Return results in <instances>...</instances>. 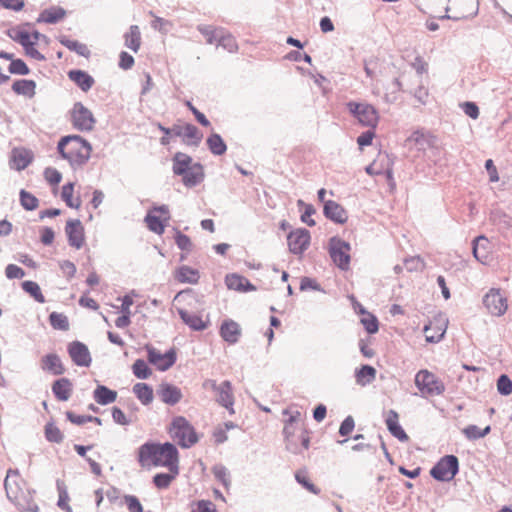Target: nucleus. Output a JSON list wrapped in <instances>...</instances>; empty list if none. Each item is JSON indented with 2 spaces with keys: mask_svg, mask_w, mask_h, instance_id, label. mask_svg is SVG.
<instances>
[{
  "mask_svg": "<svg viewBox=\"0 0 512 512\" xmlns=\"http://www.w3.org/2000/svg\"><path fill=\"white\" fill-rule=\"evenodd\" d=\"M138 459L141 465L167 467L170 472L179 473V453L176 446L170 442L164 444L145 443L140 446Z\"/></svg>",
  "mask_w": 512,
  "mask_h": 512,
  "instance_id": "1",
  "label": "nucleus"
},
{
  "mask_svg": "<svg viewBox=\"0 0 512 512\" xmlns=\"http://www.w3.org/2000/svg\"><path fill=\"white\" fill-rule=\"evenodd\" d=\"M4 487L8 499L22 511L38 512V506L33 500V493L27 487L17 470H8L4 480Z\"/></svg>",
  "mask_w": 512,
  "mask_h": 512,
  "instance_id": "2",
  "label": "nucleus"
},
{
  "mask_svg": "<svg viewBox=\"0 0 512 512\" xmlns=\"http://www.w3.org/2000/svg\"><path fill=\"white\" fill-rule=\"evenodd\" d=\"M57 150L73 169H77L90 159L92 146L79 135H68L60 139Z\"/></svg>",
  "mask_w": 512,
  "mask_h": 512,
  "instance_id": "3",
  "label": "nucleus"
},
{
  "mask_svg": "<svg viewBox=\"0 0 512 512\" xmlns=\"http://www.w3.org/2000/svg\"><path fill=\"white\" fill-rule=\"evenodd\" d=\"M171 438L182 448H190L198 442V436L190 422L182 416L175 417L169 427Z\"/></svg>",
  "mask_w": 512,
  "mask_h": 512,
  "instance_id": "4",
  "label": "nucleus"
},
{
  "mask_svg": "<svg viewBox=\"0 0 512 512\" xmlns=\"http://www.w3.org/2000/svg\"><path fill=\"white\" fill-rule=\"evenodd\" d=\"M349 113L364 127L374 129L379 122L376 108L369 103L350 101L346 104Z\"/></svg>",
  "mask_w": 512,
  "mask_h": 512,
  "instance_id": "5",
  "label": "nucleus"
},
{
  "mask_svg": "<svg viewBox=\"0 0 512 512\" xmlns=\"http://www.w3.org/2000/svg\"><path fill=\"white\" fill-rule=\"evenodd\" d=\"M415 385L424 397L441 395L445 391L444 383L428 370L416 374Z\"/></svg>",
  "mask_w": 512,
  "mask_h": 512,
  "instance_id": "6",
  "label": "nucleus"
},
{
  "mask_svg": "<svg viewBox=\"0 0 512 512\" xmlns=\"http://www.w3.org/2000/svg\"><path fill=\"white\" fill-rule=\"evenodd\" d=\"M459 472V461L454 455L442 457L430 470V475L437 481H451Z\"/></svg>",
  "mask_w": 512,
  "mask_h": 512,
  "instance_id": "7",
  "label": "nucleus"
},
{
  "mask_svg": "<svg viewBox=\"0 0 512 512\" xmlns=\"http://www.w3.org/2000/svg\"><path fill=\"white\" fill-rule=\"evenodd\" d=\"M351 246L348 242L332 237L329 241V254L332 261L341 269L347 270L350 265Z\"/></svg>",
  "mask_w": 512,
  "mask_h": 512,
  "instance_id": "8",
  "label": "nucleus"
},
{
  "mask_svg": "<svg viewBox=\"0 0 512 512\" xmlns=\"http://www.w3.org/2000/svg\"><path fill=\"white\" fill-rule=\"evenodd\" d=\"M483 305L493 316H502L508 308L507 298L498 288H491L483 296Z\"/></svg>",
  "mask_w": 512,
  "mask_h": 512,
  "instance_id": "9",
  "label": "nucleus"
},
{
  "mask_svg": "<svg viewBox=\"0 0 512 512\" xmlns=\"http://www.w3.org/2000/svg\"><path fill=\"white\" fill-rule=\"evenodd\" d=\"M73 126L79 131H91L96 123L93 113L81 102H76L71 110Z\"/></svg>",
  "mask_w": 512,
  "mask_h": 512,
  "instance_id": "10",
  "label": "nucleus"
},
{
  "mask_svg": "<svg viewBox=\"0 0 512 512\" xmlns=\"http://www.w3.org/2000/svg\"><path fill=\"white\" fill-rule=\"evenodd\" d=\"M148 361L160 371H166L176 362V352L173 349L161 353L152 346H147Z\"/></svg>",
  "mask_w": 512,
  "mask_h": 512,
  "instance_id": "11",
  "label": "nucleus"
},
{
  "mask_svg": "<svg viewBox=\"0 0 512 512\" xmlns=\"http://www.w3.org/2000/svg\"><path fill=\"white\" fill-rule=\"evenodd\" d=\"M310 232L301 228L291 231L287 236L289 251L295 255H302L310 244Z\"/></svg>",
  "mask_w": 512,
  "mask_h": 512,
  "instance_id": "12",
  "label": "nucleus"
},
{
  "mask_svg": "<svg viewBox=\"0 0 512 512\" xmlns=\"http://www.w3.org/2000/svg\"><path fill=\"white\" fill-rule=\"evenodd\" d=\"M68 354L77 366L89 367L91 365L92 358L89 349L80 341H73L68 345Z\"/></svg>",
  "mask_w": 512,
  "mask_h": 512,
  "instance_id": "13",
  "label": "nucleus"
},
{
  "mask_svg": "<svg viewBox=\"0 0 512 512\" xmlns=\"http://www.w3.org/2000/svg\"><path fill=\"white\" fill-rule=\"evenodd\" d=\"M172 135L182 137L187 145L198 146L202 139V133L192 124L173 125Z\"/></svg>",
  "mask_w": 512,
  "mask_h": 512,
  "instance_id": "14",
  "label": "nucleus"
},
{
  "mask_svg": "<svg viewBox=\"0 0 512 512\" xmlns=\"http://www.w3.org/2000/svg\"><path fill=\"white\" fill-rule=\"evenodd\" d=\"M65 233L70 246L80 249L85 241L84 227L80 220H68L65 227Z\"/></svg>",
  "mask_w": 512,
  "mask_h": 512,
  "instance_id": "15",
  "label": "nucleus"
},
{
  "mask_svg": "<svg viewBox=\"0 0 512 512\" xmlns=\"http://www.w3.org/2000/svg\"><path fill=\"white\" fill-rule=\"evenodd\" d=\"M215 393L217 403L225 407L230 414H234V396L231 382L225 380L222 383H220L218 388L215 390Z\"/></svg>",
  "mask_w": 512,
  "mask_h": 512,
  "instance_id": "16",
  "label": "nucleus"
},
{
  "mask_svg": "<svg viewBox=\"0 0 512 512\" xmlns=\"http://www.w3.org/2000/svg\"><path fill=\"white\" fill-rule=\"evenodd\" d=\"M157 395L165 404L174 406L182 399L181 389L170 383H161Z\"/></svg>",
  "mask_w": 512,
  "mask_h": 512,
  "instance_id": "17",
  "label": "nucleus"
},
{
  "mask_svg": "<svg viewBox=\"0 0 512 512\" xmlns=\"http://www.w3.org/2000/svg\"><path fill=\"white\" fill-rule=\"evenodd\" d=\"M220 336L229 344H236L241 336L240 325L232 319H226L220 326Z\"/></svg>",
  "mask_w": 512,
  "mask_h": 512,
  "instance_id": "18",
  "label": "nucleus"
},
{
  "mask_svg": "<svg viewBox=\"0 0 512 512\" xmlns=\"http://www.w3.org/2000/svg\"><path fill=\"white\" fill-rule=\"evenodd\" d=\"M323 213L326 218L338 224L345 223L348 218L345 209L332 200H328L324 203Z\"/></svg>",
  "mask_w": 512,
  "mask_h": 512,
  "instance_id": "19",
  "label": "nucleus"
},
{
  "mask_svg": "<svg viewBox=\"0 0 512 512\" xmlns=\"http://www.w3.org/2000/svg\"><path fill=\"white\" fill-rule=\"evenodd\" d=\"M177 312L181 320L193 331H203L209 325V319L203 320L201 316L190 313L185 309L178 308Z\"/></svg>",
  "mask_w": 512,
  "mask_h": 512,
  "instance_id": "20",
  "label": "nucleus"
},
{
  "mask_svg": "<svg viewBox=\"0 0 512 512\" xmlns=\"http://www.w3.org/2000/svg\"><path fill=\"white\" fill-rule=\"evenodd\" d=\"M41 369L52 375H62L65 373V367L60 357L55 353H50L42 357Z\"/></svg>",
  "mask_w": 512,
  "mask_h": 512,
  "instance_id": "21",
  "label": "nucleus"
},
{
  "mask_svg": "<svg viewBox=\"0 0 512 512\" xmlns=\"http://www.w3.org/2000/svg\"><path fill=\"white\" fill-rule=\"evenodd\" d=\"M386 425L389 432L399 441L406 442L409 437L399 424V416L395 410H389L386 417Z\"/></svg>",
  "mask_w": 512,
  "mask_h": 512,
  "instance_id": "22",
  "label": "nucleus"
},
{
  "mask_svg": "<svg viewBox=\"0 0 512 512\" xmlns=\"http://www.w3.org/2000/svg\"><path fill=\"white\" fill-rule=\"evenodd\" d=\"M472 252L477 261L482 264H487L489 261V240L481 235L476 237L473 242Z\"/></svg>",
  "mask_w": 512,
  "mask_h": 512,
  "instance_id": "23",
  "label": "nucleus"
},
{
  "mask_svg": "<svg viewBox=\"0 0 512 512\" xmlns=\"http://www.w3.org/2000/svg\"><path fill=\"white\" fill-rule=\"evenodd\" d=\"M225 283L228 289L240 291V292H248L256 290L255 286L250 283V281L238 274H229L225 278Z\"/></svg>",
  "mask_w": 512,
  "mask_h": 512,
  "instance_id": "24",
  "label": "nucleus"
},
{
  "mask_svg": "<svg viewBox=\"0 0 512 512\" xmlns=\"http://www.w3.org/2000/svg\"><path fill=\"white\" fill-rule=\"evenodd\" d=\"M33 160V154L27 149H14L11 156V166L17 171L24 170Z\"/></svg>",
  "mask_w": 512,
  "mask_h": 512,
  "instance_id": "25",
  "label": "nucleus"
},
{
  "mask_svg": "<svg viewBox=\"0 0 512 512\" xmlns=\"http://www.w3.org/2000/svg\"><path fill=\"white\" fill-rule=\"evenodd\" d=\"M68 77L84 92L89 91L95 82L93 77L83 70H70Z\"/></svg>",
  "mask_w": 512,
  "mask_h": 512,
  "instance_id": "26",
  "label": "nucleus"
},
{
  "mask_svg": "<svg viewBox=\"0 0 512 512\" xmlns=\"http://www.w3.org/2000/svg\"><path fill=\"white\" fill-rule=\"evenodd\" d=\"M183 183L187 187H194L198 185L204 179V170L203 166L200 163H194L189 169L188 172L182 174Z\"/></svg>",
  "mask_w": 512,
  "mask_h": 512,
  "instance_id": "27",
  "label": "nucleus"
},
{
  "mask_svg": "<svg viewBox=\"0 0 512 512\" xmlns=\"http://www.w3.org/2000/svg\"><path fill=\"white\" fill-rule=\"evenodd\" d=\"M52 392L59 401H67L72 393V383L68 378H60L54 381Z\"/></svg>",
  "mask_w": 512,
  "mask_h": 512,
  "instance_id": "28",
  "label": "nucleus"
},
{
  "mask_svg": "<svg viewBox=\"0 0 512 512\" xmlns=\"http://www.w3.org/2000/svg\"><path fill=\"white\" fill-rule=\"evenodd\" d=\"M377 371L371 365H362L355 370V380L359 386L365 387L376 379Z\"/></svg>",
  "mask_w": 512,
  "mask_h": 512,
  "instance_id": "29",
  "label": "nucleus"
},
{
  "mask_svg": "<svg viewBox=\"0 0 512 512\" xmlns=\"http://www.w3.org/2000/svg\"><path fill=\"white\" fill-rule=\"evenodd\" d=\"M199 278V271L187 265L180 266L175 272V279L180 283L196 284Z\"/></svg>",
  "mask_w": 512,
  "mask_h": 512,
  "instance_id": "30",
  "label": "nucleus"
},
{
  "mask_svg": "<svg viewBox=\"0 0 512 512\" xmlns=\"http://www.w3.org/2000/svg\"><path fill=\"white\" fill-rule=\"evenodd\" d=\"M93 398L99 405H108L117 399V392L104 385H98L93 392Z\"/></svg>",
  "mask_w": 512,
  "mask_h": 512,
  "instance_id": "31",
  "label": "nucleus"
},
{
  "mask_svg": "<svg viewBox=\"0 0 512 512\" xmlns=\"http://www.w3.org/2000/svg\"><path fill=\"white\" fill-rule=\"evenodd\" d=\"M173 172L175 175L184 174L185 172H188V169L194 164L192 163V158L182 152H177L173 157Z\"/></svg>",
  "mask_w": 512,
  "mask_h": 512,
  "instance_id": "32",
  "label": "nucleus"
},
{
  "mask_svg": "<svg viewBox=\"0 0 512 512\" xmlns=\"http://www.w3.org/2000/svg\"><path fill=\"white\" fill-rule=\"evenodd\" d=\"M36 83L33 80L19 79L12 85V90L18 94L26 97H33L35 95Z\"/></svg>",
  "mask_w": 512,
  "mask_h": 512,
  "instance_id": "33",
  "label": "nucleus"
},
{
  "mask_svg": "<svg viewBox=\"0 0 512 512\" xmlns=\"http://www.w3.org/2000/svg\"><path fill=\"white\" fill-rule=\"evenodd\" d=\"M125 46L133 52H138L141 45V33L137 25H132L129 31L124 35Z\"/></svg>",
  "mask_w": 512,
  "mask_h": 512,
  "instance_id": "34",
  "label": "nucleus"
},
{
  "mask_svg": "<svg viewBox=\"0 0 512 512\" xmlns=\"http://www.w3.org/2000/svg\"><path fill=\"white\" fill-rule=\"evenodd\" d=\"M450 2H454L458 8V14L469 15V18H473L478 14L479 11V3L478 0H449Z\"/></svg>",
  "mask_w": 512,
  "mask_h": 512,
  "instance_id": "35",
  "label": "nucleus"
},
{
  "mask_svg": "<svg viewBox=\"0 0 512 512\" xmlns=\"http://www.w3.org/2000/svg\"><path fill=\"white\" fill-rule=\"evenodd\" d=\"M207 146L210 152L213 155L221 156L227 150V145L225 144L221 135L217 133H212L206 140Z\"/></svg>",
  "mask_w": 512,
  "mask_h": 512,
  "instance_id": "36",
  "label": "nucleus"
},
{
  "mask_svg": "<svg viewBox=\"0 0 512 512\" xmlns=\"http://www.w3.org/2000/svg\"><path fill=\"white\" fill-rule=\"evenodd\" d=\"M133 392L143 405H149L153 401V389L146 383L135 384Z\"/></svg>",
  "mask_w": 512,
  "mask_h": 512,
  "instance_id": "37",
  "label": "nucleus"
},
{
  "mask_svg": "<svg viewBox=\"0 0 512 512\" xmlns=\"http://www.w3.org/2000/svg\"><path fill=\"white\" fill-rule=\"evenodd\" d=\"M65 10L60 7H53L50 9H45L39 16V22H45L49 24H54L61 20L65 16Z\"/></svg>",
  "mask_w": 512,
  "mask_h": 512,
  "instance_id": "38",
  "label": "nucleus"
},
{
  "mask_svg": "<svg viewBox=\"0 0 512 512\" xmlns=\"http://www.w3.org/2000/svg\"><path fill=\"white\" fill-rule=\"evenodd\" d=\"M407 141L414 144L419 150H425L431 145V136L423 131H414Z\"/></svg>",
  "mask_w": 512,
  "mask_h": 512,
  "instance_id": "39",
  "label": "nucleus"
},
{
  "mask_svg": "<svg viewBox=\"0 0 512 512\" xmlns=\"http://www.w3.org/2000/svg\"><path fill=\"white\" fill-rule=\"evenodd\" d=\"M74 183L69 182L62 187L61 198L70 208L79 209L81 206V200L79 198L73 199Z\"/></svg>",
  "mask_w": 512,
  "mask_h": 512,
  "instance_id": "40",
  "label": "nucleus"
},
{
  "mask_svg": "<svg viewBox=\"0 0 512 512\" xmlns=\"http://www.w3.org/2000/svg\"><path fill=\"white\" fill-rule=\"evenodd\" d=\"M212 473L215 479L226 488L231 486V476L229 470L222 464H217L212 468Z\"/></svg>",
  "mask_w": 512,
  "mask_h": 512,
  "instance_id": "41",
  "label": "nucleus"
},
{
  "mask_svg": "<svg viewBox=\"0 0 512 512\" xmlns=\"http://www.w3.org/2000/svg\"><path fill=\"white\" fill-rule=\"evenodd\" d=\"M22 289L35 299L38 303H44L45 297L43 296L39 285L31 280L22 282Z\"/></svg>",
  "mask_w": 512,
  "mask_h": 512,
  "instance_id": "42",
  "label": "nucleus"
},
{
  "mask_svg": "<svg viewBox=\"0 0 512 512\" xmlns=\"http://www.w3.org/2000/svg\"><path fill=\"white\" fill-rule=\"evenodd\" d=\"M490 426H486L484 429L479 428L476 425H468L463 429V434L469 440H477L485 437L490 433Z\"/></svg>",
  "mask_w": 512,
  "mask_h": 512,
  "instance_id": "43",
  "label": "nucleus"
},
{
  "mask_svg": "<svg viewBox=\"0 0 512 512\" xmlns=\"http://www.w3.org/2000/svg\"><path fill=\"white\" fill-rule=\"evenodd\" d=\"M217 46L222 47L229 53H234L238 50L236 39L231 34H225L223 31L219 35Z\"/></svg>",
  "mask_w": 512,
  "mask_h": 512,
  "instance_id": "44",
  "label": "nucleus"
},
{
  "mask_svg": "<svg viewBox=\"0 0 512 512\" xmlns=\"http://www.w3.org/2000/svg\"><path fill=\"white\" fill-rule=\"evenodd\" d=\"M132 371L138 379H148L152 375V370L143 359H137L132 365Z\"/></svg>",
  "mask_w": 512,
  "mask_h": 512,
  "instance_id": "45",
  "label": "nucleus"
},
{
  "mask_svg": "<svg viewBox=\"0 0 512 512\" xmlns=\"http://www.w3.org/2000/svg\"><path fill=\"white\" fill-rule=\"evenodd\" d=\"M51 326L56 330L67 331L69 329V321L63 313L52 312L49 315Z\"/></svg>",
  "mask_w": 512,
  "mask_h": 512,
  "instance_id": "46",
  "label": "nucleus"
},
{
  "mask_svg": "<svg viewBox=\"0 0 512 512\" xmlns=\"http://www.w3.org/2000/svg\"><path fill=\"white\" fill-rule=\"evenodd\" d=\"M179 473H158L153 477V483L158 489H166Z\"/></svg>",
  "mask_w": 512,
  "mask_h": 512,
  "instance_id": "47",
  "label": "nucleus"
},
{
  "mask_svg": "<svg viewBox=\"0 0 512 512\" xmlns=\"http://www.w3.org/2000/svg\"><path fill=\"white\" fill-rule=\"evenodd\" d=\"M60 43L69 50L74 51L81 56H86L89 53L87 46L76 40H71L67 37H62L60 39Z\"/></svg>",
  "mask_w": 512,
  "mask_h": 512,
  "instance_id": "48",
  "label": "nucleus"
},
{
  "mask_svg": "<svg viewBox=\"0 0 512 512\" xmlns=\"http://www.w3.org/2000/svg\"><path fill=\"white\" fill-rule=\"evenodd\" d=\"M150 231L161 235L164 232V224L158 216L153 215L151 212L147 213L144 219Z\"/></svg>",
  "mask_w": 512,
  "mask_h": 512,
  "instance_id": "49",
  "label": "nucleus"
},
{
  "mask_svg": "<svg viewBox=\"0 0 512 512\" xmlns=\"http://www.w3.org/2000/svg\"><path fill=\"white\" fill-rule=\"evenodd\" d=\"M20 203L25 210L33 211L38 207L39 201L34 195L22 189L20 191Z\"/></svg>",
  "mask_w": 512,
  "mask_h": 512,
  "instance_id": "50",
  "label": "nucleus"
},
{
  "mask_svg": "<svg viewBox=\"0 0 512 512\" xmlns=\"http://www.w3.org/2000/svg\"><path fill=\"white\" fill-rule=\"evenodd\" d=\"M198 31L206 37V41L208 44H217L219 35L222 30L214 29L212 26L208 25H199Z\"/></svg>",
  "mask_w": 512,
  "mask_h": 512,
  "instance_id": "51",
  "label": "nucleus"
},
{
  "mask_svg": "<svg viewBox=\"0 0 512 512\" xmlns=\"http://www.w3.org/2000/svg\"><path fill=\"white\" fill-rule=\"evenodd\" d=\"M45 436L49 442L60 443L63 440V434L60 429L53 423H48L45 426Z\"/></svg>",
  "mask_w": 512,
  "mask_h": 512,
  "instance_id": "52",
  "label": "nucleus"
},
{
  "mask_svg": "<svg viewBox=\"0 0 512 512\" xmlns=\"http://www.w3.org/2000/svg\"><path fill=\"white\" fill-rule=\"evenodd\" d=\"M497 390L499 394L503 396H508L512 393V381L506 374L499 376L497 380Z\"/></svg>",
  "mask_w": 512,
  "mask_h": 512,
  "instance_id": "53",
  "label": "nucleus"
},
{
  "mask_svg": "<svg viewBox=\"0 0 512 512\" xmlns=\"http://www.w3.org/2000/svg\"><path fill=\"white\" fill-rule=\"evenodd\" d=\"M8 70L11 74H16V75H27L30 72L28 66L22 59L12 60V62L9 65Z\"/></svg>",
  "mask_w": 512,
  "mask_h": 512,
  "instance_id": "54",
  "label": "nucleus"
},
{
  "mask_svg": "<svg viewBox=\"0 0 512 512\" xmlns=\"http://www.w3.org/2000/svg\"><path fill=\"white\" fill-rule=\"evenodd\" d=\"M123 501L129 512H143V506L135 495H124Z\"/></svg>",
  "mask_w": 512,
  "mask_h": 512,
  "instance_id": "55",
  "label": "nucleus"
},
{
  "mask_svg": "<svg viewBox=\"0 0 512 512\" xmlns=\"http://www.w3.org/2000/svg\"><path fill=\"white\" fill-rule=\"evenodd\" d=\"M10 37L19 43L23 48L27 47L33 42L30 33L24 30L13 31V33L10 34Z\"/></svg>",
  "mask_w": 512,
  "mask_h": 512,
  "instance_id": "56",
  "label": "nucleus"
},
{
  "mask_svg": "<svg viewBox=\"0 0 512 512\" xmlns=\"http://www.w3.org/2000/svg\"><path fill=\"white\" fill-rule=\"evenodd\" d=\"M57 489L59 492V499L57 505L64 510H67L68 512L71 511L70 506H68L67 501L69 499L67 491L64 487V483L60 480L57 481Z\"/></svg>",
  "mask_w": 512,
  "mask_h": 512,
  "instance_id": "57",
  "label": "nucleus"
},
{
  "mask_svg": "<svg viewBox=\"0 0 512 512\" xmlns=\"http://www.w3.org/2000/svg\"><path fill=\"white\" fill-rule=\"evenodd\" d=\"M295 479L296 481L302 485L305 489H307L308 491H310L311 493L313 494H319L320 490L313 484L309 481V479L307 478V476L305 475L304 472H297L295 474Z\"/></svg>",
  "mask_w": 512,
  "mask_h": 512,
  "instance_id": "58",
  "label": "nucleus"
},
{
  "mask_svg": "<svg viewBox=\"0 0 512 512\" xmlns=\"http://www.w3.org/2000/svg\"><path fill=\"white\" fill-rule=\"evenodd\" d=\"M191 512H217L215 504L210 500H199L192 506Z\"/></svg>",
  "mask_w": 512,
  "mask_h": 512,
  "instance_id": "59",
  "label": "nucleus"
},
{
  "mask_svg": "<svg viewBox=\"0 0 512 512\" xmlns=\"http://www.w3.org/2000/svg\"><path fill=\"white\" fill-rule=\"evenodd\" d=\"M361 323L369 334H374L378 331V320L369 313L361 319Z\"/></svg>",
  "mask_w": 512,
  "mask_h": 512,
  "instance_id": "60",
  "label": "nucleus"
},
{
  "mask_svg": "<svg viewBox=\"0 0 512 512\" xmlns=\"http://www.w3.org/2000/svg\"><path fill=\"white\" fill-rule=\"evenodd\" d=\"M112 418L113 421L119 425L127 426L132 423V420L129 419L125 413L118 407L112 408Z\"/></svg>",
  "mask_w": 512,
  "mask_h": 512,
  "instance_id": "61",
  "label": "nucleus"
},
{
  "mask_svg": "<svg viewBox=\"0 0 512 512\" xmlns=\"http://www.w3.org/2000/svg\"><path fill=\"white\" fill-rule=\"evenodd\" d=\"M5 275L8 279H21L25 276V272L19 266L9 264L5 268Z\"/></svg>",
  "mask_w": 512,
  "mask_h": 512,
  "instance_id": "62",
  "label": "nucleus"
},
{
  "mask_svg": "<svg viewBox=\"0 0 512 512\" xmlns=\"http://www.w3.org/2000/svg\"><path fill=\"white\" fill-rule=\"evenodd\" d=\"M175 243L178 248L183 251H190L192 247L190 238L181 232H177L175 236Z\"/></svg>",
  "mask_w": 512,
  "mask_h": 512,
  "instance_id": "63",
  "label": "nucleus"
},
{
  "mask_svg": "<svg viewBox=\"0 0 512 512\" xmlns=\"http://www.w3.org/2000/svg\"><path fill=\"white\" fill-rule=\"evenodd\" d=\"M45 179L52 185H57L62 179L61 173L55 168L48 167L44 171Z\"/></svg>",
  "mask_w": 512,
  "mask_h": 512,
  "instance_id": "64",
  "label": "nucleus"
}]
</instances>
